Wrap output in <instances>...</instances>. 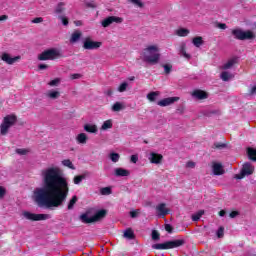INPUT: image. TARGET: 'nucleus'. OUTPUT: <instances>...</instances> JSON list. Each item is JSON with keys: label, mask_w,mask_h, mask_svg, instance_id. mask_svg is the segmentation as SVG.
Returning a JSON list of instances; mask_svg holds the SVG:
<instances>
[{"label": "nucleus", "mask_w": 256, "mask_h": 256, "mask_svg": "<svg viewBox=\"0 0 256 256\" xmlns=\"http://www.w3.org/2000/svg\"><path fill=\"white\" fill-rule=\"evenodd\" d=\"M123 109H125V106L121 102H116L112 105V111L114 112L123 111Z\"/></svg>", "instance_id": "obj_30"}, {"label": "nucleus", "mask_w": 256, "mask_h": 256, "mask_svg": "<svg viewBox=\"0 0 256 256\" xmlns=\"http://www.w3.org/2000/svg\"><path fill=\"white\" fill-rule=\"evenodd\" d=\"M16 153L18 155H27L29 153V150L18 148V149H16Z\"/></svg>", "instance_id": "obj_47"}, {"label": "nucleus", "mask_w": 256, "mask_h": 256, "mask_svg": "<svg viewBox=\"0 0 256 256\" xmlns=\"http://www.w3.org/2000/svg\"><path fill=\"white\" fill-rule=\"evenodd\" d=\"M218 28H219V29H227V24H225V23H219V24H218Z\"/></svg>", "instance_id": "obj_58"}, {"label": "nucleus", "mask_w": 256, "mask_h": 256, "mask_svg": "<svg viewBox=\"0 0 256 256\" xmlns=\"http://www.w3.org/2000/svg\"><path fill=\"white\" fill-rule=\"evenodd\" d=\"M109 157L113 163H117L121 156L119 155V153L112 152L110 153Z\"/></svg>", "instance_id": "obj_38"}, {"label": "nucleus", "mask_w": 256, "mask_h": 256, "mask_svg": "<svg viewBox=\"0 0 256 256\" xmlns=\"http://www.w3.org/2000/svg\"><path fill=\"white\" fill-rule=\"evenodd\" d=\"M129 86V84L127 82H123L119 87H118V91L119 93H125V91H127V87Z\"/></svg>", "instance_id": "obj_40"}, {"label": "nucleus", "mask_w": 256, "mask_h": 256, "mask_svg": "<svg viewBox=\"0 0 256 256\" xmlns=\"http://www.w3.org/2000/svg\"><path fill=\"white\" fill-rule=\"evenodd\" d=\"M32 23H43V17H36L32 20Z\"/></svg>", "instance_id": "obj_53"}, {"label": "nucleus", "mask_w": 256, "mask_h": 256, "mask_svg": "<svg viewBox=\"0 0 256 256\" xmlns=\"http://www.w3.org/2000/svg\"><path fill=\"white\" fill-rule=\"evenodd\" d=\"M5 195H7V190L5 189V187L0 186V199H3Z\"/></svg>", "instance_id": "obj_48"}, {"label": "nucleus", "mask_w": 256, "mask_h": 256, "mask_svg": "<svg viewBox=\"0 0 256 256\" xmlns=\"http://www.w3.org/2000/svg\"><path fill=\"white\" fill-rule=\"evenodd\" d=\"M105 95H107L108 97H111V95H113V91L111 89H108L105 91Z\"/></svg>", "instance_id": "obj_61"}, {"label": "nucleus", "mask_w": 256, "mask_h": 256, "mask_svg": "<svg viewBox=\"0 0 256 256\" xmlns=\"http://www.w3.org/2000/svg\"><path fill=\"white\" fill-rule=\"evenodd\" d=\"M1 59L4 63H7V65H13L17 63V61H21V56L11 57L9 53H3Z\"/></svg>", "instance_id": "obj_12"}, {"label": "nucleus", "mask_w": 256, "mask_h": 256, "mask_svg": "<svg viewBox=\"0 0 256 256\" xmlns=\"http://www.w3.org/2000/svg\"><path fill=\"white\" fill-rule=\"evenodd\" d=\"M84 131H86V133H97L99 129L95 124H86L84 125Z\"/></svg>", "instance_id": "obj_23"}, {"label": "nucleus", "mask_w": 256, "mask_h": 256, "mask_svg": "<svg viewBox=\"0 0 256 256\" xmlns=\"http://www.w3.org/2000/svg\"><path fill=\"white\" fill-rule=\"evenodd\" d=\"M62 165L64 167H68V169L75 170V165H73V162H71L69 159H65L62 161Z\"/></svg>", "instance_id": "obj_34"}, {"label": "nucleus", "mask_w": 256, "mask_h": 256, "mask_svg": "<svg viewBox=\"0 0 256 256\" xmlns=\"http://www.w3.org/2000/svg\"><path fill=\"white\" fill-rule=\"evenodd\" d=\"M159 95H160L159 91L150 92L147 94V99H148V101L153 103V102L157 101V97H159Z\"/></svg>", "instance_id": "obj_25"}, {"label": "nucleus", "mask_w": 256, "mask_h": 256, "mask_svg": "<svg viewBox=\"0 0 256 256\" xmlns=\"http://www.w3.org/2000/svg\"><path fill=\"white\" fill-rule=\"evenodd\" d=\"M220 77H221L222 81H229V79H231L233 77V75L227 71H224L221 73Z\"/></svg>", "instance_id": "obj_37"}, {"label": "nucleus", "mask_w": 256, "mask_h": 256, "mask_svg": "<svg viewBox=\"0 0 256 256\" xmlns=\"http://www.w3.org/2000/svg\"><path fill=\"white\" fill-rule=\"evenodd\" d=\"M63 5H65L63 2H60L57 4L54 13H56V15H61V13H63L65 11V8L63 7Z\"/></svg>", "instance_id": "obj_32"}, {"label": "nucleus", "mask_w": 256, "mask_h": 256, "mask_svg": "<svg viewBox=\"0 0 256 256\" xmlns=\"http://www.w3.org/2000/svg\"><path fill=\"white\" fill-rule=\"evenodd\" d=\"M212 172L214 175H225V169L223 168V164L219 162H212Z\"/></svg>", "instance_id": "obj_14"}, {"label": "nucleus", "mask_w": 256, "mask_h": 256, "mask_svg": "<svg viewBox=\"0 0 256 256\" xmlns=\"http://www.w3.org/2000/svg\"><path fill=\"white\" fill-rule=\"evenodd\" d=\"M77 201H78L77 196H73V197L71 198V200H70L69 203H68V210H69V211H71V209H73V208L75 207V204L77 203Z\"/></svg>", "instance_id": "obj_35"}, {"label": "nucleus", "mask_w": 256, "mask_h": 256, "mask_svg": "<svg viewBox=\"0 0 256 256\" xmlns=\"http://www.w3.org/2000/svg\"><path fill=\"white\" fill-rule=\"evenodd\" d=\"M250 95H255V93H256V85L255 86H253L251 89H250Z\"/></svg>", "instance_id": "obj_60"}, {"label": "nucleus", "mask_w": 256, "mask_h": 256, "mask_svg": "<svg viewBox=\"0 0 256 256\" xmlns=\"http://www.w3.org/2000/svg\"><path fill=\"white\" fill-rule=\"evenodd\" d=\"M150 163H153L154 165H159L163 161V155L155 152L150 153L149 157Z\"/></svg>", "instance_id": "obj_16"}, {"label": "nucleus", "mask_w": 256, "mask_h": 256, "mask_svg": "<svg viewBox=\"0 0 256 256\" xmlns=\"http://www.w3.org/2000/svg\"><path fill=\"white\" fill-rule=\"evenodd\" d=\"M124 237L125 239H129V241L135 239V232L133 231L132 228H127L125 231H124Z\"/></svg>", "instance_id": "obj_24"}, {"label": "nucleus", "mask_w": 256, "mask_h": 256, "mask_svg": "<svg viewBox=\"0 0 256 256\" xmlns=\"http://www.w3.org/2000/svg\"><path fill=\"white\" fill-rule=\"evenodd\" d=\"M131 163H137L139 161V156L137 154H134L130 158Z\"/></svg>", "instance_id": "obj_50"}, {"label": "nucleus", "mask_w": 256, "mask_h": 256, "mask_svg": "<svg viewBox=\"0 0 256 256\" xmlns=\"http://www.w3.org/2000/svg\"><path fill=\"white\" fill-rule=\"evenodd\" d=\"M151 237L153 241H159V239H161V234L157 230H152Z\"/></svg>", "instance_id": "obj_39"}, {"label": "nucleus", "mask_w": 256, "mask_h": 256, "mask_svg": "<svg viewBox=\"0 0 256 256\" xmlns=\"http://www.w3.org/2000/svg\"><path fill=\"white\" fill-rule=\"evenodd\" d=\"M192 43L194 45V47H201V45H203L204 41H203V37L201 36H196L192 39Z\"/></svg>", "instance_id": "obj_26"}, {"label": "nucleus", "mask_w": 256, "mask_h": 256, "mask_svg": "<svg viewBox=\"0 0 256 256\" xmlns=\"http://www.w3.org/2000/svg\"><path fill=\"white\" fill-rule=\"evenodd\" d=\"M232 35L238 40V41H249L251 39H255V33L251 30L243 31L241 28L233 29Z\"/></svg>", "instance_id": "obj_6"}, {"label": "nucleus", "mask_w": 256, "mask_h": 256, "mask_svg": "<svg viewBox=\"0 0 256 256\" xmlns=\"http://www.w3.org/2000/svg\"><path fill=\"white\" fill-rule=\"evenodd\" d=\"M59 83H61V80L59 78H56L54 80H51L48 85L50 87H57V85H59Z\"/></svg>", "instance_id": "obj_45"}, {"label": "nucleus", "mask_w": 256, "mask_h": 256, "mask_svg": "<svg viewBox=\"0 0 256 256\" xmlns=\"http://www.w3.org/2000/svg\"><path fill=\"white\" fill-rule=\"evenodd\" d=\"M165 231H167V233H173V226H171V224H165Z\"/></svg>", "instance_id": "obj_49"}, {"label": "nucleus", "mask_w": 256, "mask_h": 256, "mask_svg": "<svg viewBox=\"0 0 256 256\" xmlns=\"http://www.w3.org/2000/svg\"><path fill=\"white\" fill-rule=\"evenodd\" d=\"M253 173H255V167L251 163L246 162L243 164L240 173L235 175V179H244V177L253 175Z\"/></svg>", "instance_id": "obj_8"}, {"label": "nucleus", "mask_w": 256, "mask_h": 256, "mask_svg": "<svg viewBox=\"0 0 256 256\" xmlns=\"http://www.w3.org/2000/svg\"><path fill=\"white\" fill-rule=\"evenodd\" d=\"M85 179V176L83 175H78L74 177V184L79 185L83 180Z\"/></svg>", "instance_id": "obj_44"}, {"label": "nucleus", "mask_w": 256, "mask_h": 256, "mask_svg": "<svg viewBox=\"0 0 256 256\" xmlns=\"http://www.w3.org/2000/svg\"><path fill=\"white\" fill-rule=\"evenodd\" d=\"M186 167H188L189 169H194V167H195V162H193V161H188V162L186 163Z\"/></svg>", "instance_id": "obj_51"}, {"label": "nucleus", "mask_w": 256, "mask_h": 256, "mask_svg": "<svg viewBox=\"0 0 256 256\" xmlns=\"http://www.w3.org/2000/svg\"><path fill=\"white\" fill-rule=\"evenodd\" d=\"M57 57H61V53L55 48L45 50L38 55L39 61H54Z\"/></svg>", "instance_id": "obj_7"}, {"label": "nucleus", "mask_w": 256, "mask_h": 256, "mask_svg": "<svg viewBox=\"0 0 256 256\" xmlns=\"http://www.w3.org/2000/svg\"><path fill=\"white\" fill-rule=\"evenodd\" d=\"M86 7H95V5H93V3H91V2H88V3H86Z\"/></svg>", "instance_id": "obj_63"}, {"label": "nucleus", "mask_w": 256, "mask_h": 256, "mask_svg": "<svg viewBox=\"0 0 256 256\" xmlns=\"http://www.w3.org/2000/svg\"><path fill=\"white\" fill-rule=\"evenodd\" d=\"M70 79H72V80L81 79V74H79V73L71 74Z\"/></svg>", "instance_id": "obj_54"}, {"label": "nucleus", "mask_w": 256, "mask_h": 256, "mask_svg": "<svg viewBox=\"0 0 256 256\" xmlns=\"http://www.w3.org/2000/svg\"><path fill=\"white\" fill-rule=\"evenodd\" d=\"M203 215H205V210L198 211L196 214L192 215V221H199Z\"/></svg>", "instance_id": "obj_33"}, {"label": "nucleus", "mask_w": 256, "mask_h": 256, "mask_svg": "<svg viewBox=\"0 0 256 256\" xmlns=\"http://www.w3.org/2000/svg\"><path fill=\"white\" fill-rule=\"evenodd\" d=\"M61 20L63 25L65 26L69 25V19L67 17H61Z\"/></svg>", "instance_id": "obj_55"}, {"label": "nucleus", "mask_w": 256, "mask_h": 256, "mask_svg": "<svg viewBox=\"0 0 256 256\" xmlns=\"http://www.w3.org/2000/svg\"><path fill=\"white\" fill-rule=\"evenodd\" d=\"M102 131H107V129H113V121L106 120L101 126Z\"/></svg>", "instance_id": "obj_27"}, {"label": "nucleus", "mask_w": 256, "mask_h": 256, "mask_svg": "<svg viewBox=\"0 0 256 256\" xmlns=\"http://www.w3.org/2000/svg\"><path fill=\"white\" fill-rule=\"evenodd\" d=\"M233 65H237V57L231 58L230 60L227 61V63H225L222 66V69L224 71H227V69H231V67H233Z\"/></svg>", "instance_id": "obj_21"}, {"label": "nucleus", "mask_w": 256, "mask_h": 256, "mask_svg": "<svg viewBox=\"0 0 256 256\" xmlns=\"http://www.w3.org/2000/svg\"><path fill=\"white\" fill-rule=\"evenodd\" d=\"M247 154L251 161H256V149L255 148H248Z\"/></svg>", "instance_id": "obj_29"}, {"label": "nucleus", "mask_w": 256, "mask_h": 256, "mask_svg": "<svg viewBox=\"0 0 256 256\" xmlns=\"http://www.w3.org/2000/svg\"><path fill=\"white\" fill-rule=\"evenodd\" d=\"M162 67L164 69L165 75H169V73H171V71H173V65H171V64H162Z\"/></svg>", "instance_id": "obj_36"}, {"label": "nucleus", "mask_w": 256, "mask_h": 256, "mask_svg": "<svg viewBox=\"0 0 256 256\" xmlns=\"http://www.w3.org/2000/svg\"><path fill=\"white\" fill-rule=\"evenodd\" d=\"M216 235L218 239L223 238V236L225 235V228L223 226H220L219 229L217 230Z\"/></svg>", "instance_id": "obj_41"}, {"label": "nucleus", "mask_w": 256, "mask_h": 256, "mask_svg": "<svg viewBox=\"0 0 256 256\" xmlns=\"http://www.w3.org/2000/svg\"><path fill=\"white\" fill-rule=\"evenodd\" d=\"M180 53L185 57L186 59H191V55L187 54V46L185 44H182L180 46Z\"/></svg>", "instance_id": "obj_31"}, {"label": "nucleus", "mask_w": 256, "mask_h": 256, "mask_svg": "<svg viewBox=\"0 0 256 256\" xmlns=\"http://www.w3.org/2000/svg\"><path fill=\"white\" fill-rule=\"evenodd\" d=\"M83 36V32H81L80 30H75L70 37V43H77V41H79L81 39V37Z\"/></svg>", "instance_id": "obj_19"}, {"label": "nucleus", "mask_w": 256, "mask_h": 256, "mask_svg": "<svg viewBox=\"0 0 256 256\" xmlns=\"http://www.w3.org/2000/svg\"><path fill=\"white\" fill-rule=\"evenodd\" d=\"M46 97H48V99H59L61 97V92L57 90H49L46 93Z\"/></svg>", "instance_id": "obj_22"}, {"label": "nucleus", "mask_w": 256, "mask_h": 256, "mask_svg": "<svg viewBox=\"0 0 256 256\" xmlns=\"http://www.w3.org/2000/svg\"><path fill=\"white\" fill-rule=\"evenodd\" d=\"M138 215H139V212H137V211L130 212V217H132V219H135V217H137Z\"/></svg>", "instance_id": "obj_56"}, {"label": "nucleus", "mask_w": 256, "mask_h": 256, "mask_svg": "<svg viewBox=\"0 0 256 256\" xmlns=\"http://www.w3.org/2000/svg\"><path fill=\"white\" fill-rule=\"evenodd\" d=\"M22 215L28 221H45V220L49 219V215H47V214H35V213H31L29 211H24L22 213Z\"/></svg>", "instance_id": "obj_9"}, {"label": "nucleus", "mask_w": 256, "mask_h": 256, "mask_svg": "<svg viewBox=\"0 0 256 256\" xmlns=\"http://www.w3.org/2000/svg\"><path fill=\"white\" fill-rule=\"evenodd\" d=\"M47 67H49V66L46 65V64H40V65L38 66V69H40L41 71H43V70L47 69Z\"/></svg>", "instance_id": "obj_57"}, {"label": "nucleus", "mask_w": 256, "mask_h": 256, "mask_svg": "<svg viewBox=\"0 0 256 256\" xmlns=\"http://www.w3.org/2000/svg\"><path fill=\"white\" fill-rule=\"evenodd\" d=\"M237 215H239V211H232V212H230L229 217L231 219H235V217H237Z\"/></svg>", "instance_id": "obj_52"}, {"label": "nucleus", "mask_w": 256, "mask_h": 256, "mask_svg": "<svg viewBox=\"0 0 256 256\" xmlns=\"http://www.w3.org/2000/svg\"><path fill=\"white\" fill-rule=\"evenodd\" d=\"M189 33H190L189 29H186V28H180L176 31V35H178V37H187Z\"/></svg>", "instance_id": "obj_28"}, {"label": "nucleus", "mask_w": 256, "mask_h": 256, "mask_svg": "<svg viewBox=\"0 0 256 256\" xmlns=\"http://www.w3.org/2000/svg\"><path fill=\"white\" fill-rule=\"evenodd\" d=\"M103 45L102 42L93 41L90 37L84 39L83 49L86 51H94L95 49H99Z\"/></svg>", "instance_id": "obj_10"}, {"label": "nucleus", "mask_w": 256, "mask_h": 256, "mask_svg": "<svg viewBox=\"0 0 256 256\" xmlns=\"http://www.w3.org/2000/svg\"><path fill=\"white\" fill-rule=\"evenodd\" d=\"M114 175L116 177H129V175H131V172H129V170L124 168H116L114 170Z\"/></svg>", "instance_id": "obj_18"}, {"label": "nucleus", "mask_w": 256, "mask_h": 256, "mask_svg": "<svg viewBox=\"0 0 256 256\" xmlns=\"http://www.w3.org/2000/svg\"><path fill=\"white\" fill-rule=\"evenodd\" d=\"M15 123H17V115H6L0 125V135H7L9 133V129H11Z\"/></svg>", "instance_id": "obj_5"}, {"label": "nucleus", "mask_w": 256, "mask_h": 256, "mask_svg": "<svg viewBox=\"0 0 256 256\" xmlns=\"http://www.w3.org/2000/svg\"><path fill=\"white\" fill-rule=\"evenodd\" d=\"M43 187L34 190V201L39 207H61L69 195V182L59 167H50L43 173Z\"/></svg>", "instance_id": "obj_1"}, {"label": "nucleus", "mask_w": 256, "mask_h": 256, "mask_svg": "<svg viewBox=\"0 0 256 256\" xmlns=\"http://www.w3.org/2000/svg\"><path fill=\"white\" fill-rule=\"evenodd\" d=\"M156 211L161 217L169 215V209H167V204L165 203H160L158 206H156Z\"/></svg>", "instance_id": "obj_17"}, {"label": "nucleus", "mask_w": 256, "mask_h": 256, "mask_svg": "<svg viewBox=\"0 0 256 256\" xmlns=\"http://www.w3.org/2000/svg\"><path fill=\"white\" fill-rule=\"evenodd\" d=\"M177 101H179V97H168L158 101L157 105H159V107H168V105H173V103Z\"/></svg>", "instance_id": "obj_13"}, {"label": "nucleus", "mask_w": 256, "mask_h": 256, "mask_svg": "<svg viewBox=\"0 0 256 256\" xmlns=\"http://www.w3.org/2000/svg\"><path fill=\"white\" fill-rule=\"evenodd\" d=\"M226 211L225 210H221L220 212H219V216L220 217H225V215H226Z\"/></svg>", "instance_id": "obj_62"}, {"label": "nucleus", "mask_w": 256, "mask_h": 256, "mask_svg": "<svg viewBox=\"0 0 256 256\" xmlns=\"http://www.w3.org/2000/svg\"><path fill=\"white\" fill-rule=\"evenodd\" d=\"M133 5H137V7H140V9H143L145 7V4L141 0H130Z\"/></svg>", "instance_id": "obj_46"}, {"label": "nucleus", "mask_w": 256, "mask_h": 256, "mask_svg": "<svg viewBox=\"0 0 256 256\" xmlns=\"http://www.w3.org/2000/svg\"><path fill=\"white\" fill-rule=\"evenodd\" d=\"M143 60L150 65H157L159 59H161V54H159V48L155 45L148 46L143 51Z\"/></svg>", "instance_id": "obj_2"}, {"label": "nucleus", "mask_w": 256, "mask_h": 256, "mask_svg": "<svg viewBox=\"0 0 256 256\" xmlns=\"http://www.w3.org/2000/svg\"><path fill=\"white\" fill-rule=\"evenodd\" d=\"M89 138L87 137V134L85 133H80L76 137V141L79 145H87V140Z\"/></svg>", "instance_id": "obj_20"}, {"label": "nucleus", "mask_w": 256, "mask_h": 256, "mask_svg": "<svg viewBox=\"0 0 256 256\" xmlns=\"http://www.w3.org/2000/svg\"><path fill=\"white\" fill-rule=\"evenodd\" d=\"M192 97L198 99L199 101H203V99H208L209 94L201 89H196L191 93Z\"/></svg>", "instance_id": "obj_15"}, {"label": "nucleus", "mask_w": 256, "mask_h": 256, "mask_svg": "<svg viewBox=\"0 0 256 256\" xmlns=\"http://www.w3.org/2000/svg\"><path fill=\"white\" fill-rule=\"evenodd\" d=\"M9 19L8 15H1L0 16V21H7Z\"/></svg>", "instance_id": "obj_59"}, {"label": "nucleus", "mask_w": 256, "mask_h": 256, "mask_svg": "<svg viewBox=\"0 0 256 256\" xmlns=\"http://www.w3.org/2000/svg\"><path fill=\"white\" fill-rule=\"evenodd\" d=\"M105 217H107V210L101 209L98 210L92 217H89V213L87 212L80 215V221L86 224L97 223V221H101V219H105Z\"/></svg>", "instance_id": "obj_4"}, {"label": "nucleus", "mask_w": 256, "mask_h": 256, "mask_svg": "<svg viewBox=\"0 0 256 256\" xmlns=\"http://www.w3.org/2000/svg\"><path fill=\"white\" fill-rule=\"evenodd\" d=\"M122 21L123 18L121 17L109 16L101 22V25L102 27H109L110 25H113V23H121Z\"/></svg>", "instance_id": "obj_11"}, {"label": "nucleus", "mask_w": 256, "mask_h": 256, "mask_svg": "<svg viewBox=\"0 0 256 256\" xmlns=\"http://www.w3.org/2000/svg\"><path fill=\"white\" fill-rule=\"evenodd\" d=\"M101 195H111V187H104L100 190Z\"/></svg>", "instance_id": "obj_42"}, {"label": "nucleus", "mask_w": 256, "mask_h": 256, "mask_svg": "<svg viewBox=\"0 0 256 256\" xmlns=\"http://www.w3.org/2000/svg\"><path fill=\"white\" fill-rule=\"evenodd\" d=\"M225 147H227V144L223 142H216L214 143L213 149H225Z\"/></svg>", "instance_id": "obj_43"}, {"label": "nucleus", "mask_w": 256, "mask_h": 256, "mask_svg": "<svg viewBox=\"0 0 256 256\" xmlns=\"http://www.w3.org/2000/svg\"><path fill=\"white\" fill-rule=\"evenodd\" d=\"M183 245H185V240L177 239V240L166 241L164 243L153 244L152 249H156L158 251L177 249L179 247H183Z\"/></svg>", "instance_id": "obj_3"}]
</instances>
